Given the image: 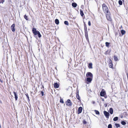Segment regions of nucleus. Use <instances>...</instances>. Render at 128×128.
<instances>
[{
  "label": "nucleus",
  "mask_w": 128,
  "mask_h": 128,
  "mask_svg": "<svg viewBox=\"0 0 128 128\" xmlns=\"http://www.w3.org/2000/svg\"><path fill=\"white\" fill-rule=\"evenodd\" d=\"M118 120V117H116L113 118V120L114 121H117Z\"/></svg>",
  "instance_id": "30"
},
{
  "label": "nucleus",
  "mask_w": 128,
  "mask_h": 128,
  "mask_svg": "<svg viewBox=\"0 0 128 128\" xmlns=\"http://www.w3.org/2000/svg\"><path fill=\"white\" fill-rule=\"evenodd\" d=\"M108 128H112V125L111 124H109L108 126Z\"/></svg>",
  "instance_id": "34"
},
{
  "label": "nucleus",
  "mask_w": 128,
  "mask_h": 128,
  "mask_svg": "<svg viewBox=\"0 0 128 128\" xmlns=\"http://www.w3.org/2000/svg\"><path fill=\"white\" fill-rule=\"evenodd\" d=\"M32 31L34 36H36L38 34L39 38H40L42 36L40 34V32L39 31H37L36 28H33L32 29Z\"/></svg>",
  "instance_id": "3"
},
{
  "label": "nucleus",
  "mask_w": 128,
  "mask_h": 128,
  "mask_svg": "<svg viewBox=\"0 0 128 128\" xmlns=\"http://www.w3.org/2000/svg\"><path fill=\"white\" fill-rule=\"evenodd\" d=\"M104 98H106L107 97V96L106 95V96H104Z\"/></svg>",
  "instance_id": "41"
},
{
  "label": "nucleus",
  "mask_w": 128,
  "mask_h": 128,
  "mask_svg": "<svg viewBox=\"0 0 128 128\" xmlns=\"http://www.w3.org/2000/svg\"><path fill=\"white\" fill-rule=\"evenodd\" d=\"M94 112L96 114H100L99 112L97 110H94Z\"/></svg>",
  "instance_id": "25"
},
{
  "label": "nucleus",
  "mask_w": 128,
  "mask_h": 128,
  "mask_svg": "<svg viewBox=\"0 0 128 128\" xmlns=\"http://www.w3.org/2000/svg\"><path fill=\"white\" fill-rule=\"evenodd\" d=\"M110 14H106V18L108 20L111 21H112V19L111 17L110 16Z\"/></svg>",
  "instance_id": "5"
},
{
  "label": "nucleus",
  "mask_w": 128,
  "mask_h": 128,
  "mask_svg": "<svg viewBox=\"0 0 128 128\" xmlns=\"http://www.w3.org/2000/svg\"><path fill=\"white\" fill-rule=\"evenodd\" d=\"M115 125L117 128H118L120 127V125L118 124H115Z\"/></svg>",
  "instance_id": "29"
},
{
  "label": "nucleus",
  "mask_w": 128,
  "mask_h": 128,
  "mask_svg": "<svg viewBox=\"0 0 128 128\" xmlns=\"http://www.w3.org/2000/svg\"><path fill=\"white\" fill-rule=\"evenodd\" d=\"M60 86L59 83H58L57 82L54 83V87L55 88H58Z\"/></svg>",
  "instance_id": "14"
},
{
  "label": "nucleus",
  "mask_w": 128,
  "mask_h": 128,
  "mask_svg": "<svg viewBox=\"0 0 128 128\" xmlns=\"http://www.w3.org/2000/svg\"><path fill=\"white\" fill-rule=\"evenodd\" d=\"M80 14L82 16V17H84V18H85V16L84 15L83 12L82 10L81 9L80 10Z\"/></svg>",
  "instance_id": "16"
},
{
  "label": "nucleus",
  "mask_w": 128,
  "mask_h": 128,
  "mask_svg": "<svg viewBox=\"0 0 128 128\" xmlns=\"http://www.w3.org/2000/svg\"><path fill=\"white\" fill-rule=\"evenodd\" d=\"M114 60L116 61H118V58L117 56H116L115 55L114 56Z\"/></svg>",
  "instance_id": "20"
},
{
  "label": "nucleus",
  "mask_w": 128,
  "mask_h": 128,
  "mask_svg": "<svg viewBox=\"0 0 128 128\" xmlns=\"http://www.w3.org/2000/svg\"><path fill=\"white\" fill-rule=\"evenodd\" d=\"M77 5V4L75 2L74 3H72V6L74 7V8H76V7Z\"/></svg>",
  "instance_id": "19"
},
{
  "label": "nucleus",
  "mask_w": 128,
  "mask_h": 128,
  "mask_svg": "<svg viewBox=\"0 0 128 128\" xmlns=\"http://www.w3.org/2000/svg\"><path fill=\"white\" fill-rule=\"evenodd\" d=\"M109 112L111 114H112L113 113V110L112 108H110L109 109Z\"/></svg>",
  "instance_id": "21"
},
{
  "label": "nucleus",
  "mask_w": 128,
  "mask_h": 128,
  "mask_svg": "<svg viewBox=\"0 0 128 128\" xmlns=\"http://www.w3.org/2000/svg\"><path fill=\"white\" fill-rule=\"evenodd\" d=\"M82 108L81 107H80L78 108L77 111V113L78 114H79L81 113L82 111Z\"/></svg>",
  "instance_id": "12"
},
{
  "label": "nucleus",
  "mask_w": 128,
  "mask_h": 128,
  "mask_svg": "<svg viewBox=\"0 0 128 128\" xmlns=\"http://www.w3.org/2000/svg\"><path fill=\"white\" fill-rule=\"evenodd\" d=\"M122 0L123 1V0Z\"/></svg>",
  "instance_id": "47"
},
{
  "label": "nucleus",
  "mask_w": 128,
  "mask_h": 128,
  "mask_svg": "<svg viewBox=\"0 0 128 128\" xmlns=\"http://www.w3.org/2000/svg\"><path fill=\"white\" fill-rule=\"evenodd\" d=\"M86 76L87 77L93 78L92 74L90 72H88L86 74Z\"/></svg>",
  "instance_id": "8"
},
{
  "label": "nucleus",
  "mask_w": 128,
  "mask_h": 128,
  "mask_svg": "<svg viewBox=\"0 0 128 128\" xmlns=\"http://www.w3.org/2000/svg\"><path fill=\"white\" fill-rule=\"evenodd\" d=\"M64 24L67 26H68L69 25V23L67 21H65L64 22Z\"/></svg>",
  "instance_id": "26"
},
{
  "label": "nucleus",
  "mask_w": 128,
  "mask_h": 128,
  "mask_svg": "<svg viewBox=\"0 0 128 128\" xmlns=\"http://www.w3.org/2000/svg\"><path fill=\"white\" fill-rule=\"evenodd\" d=\"M105 95H106V93L104 90L102 89L100 93V95L102 96H104Z\"/></svg>",
  "instance_id": "9"
},
{
  "label": "nucleus",
  "mask_w": 128,
  "mask_h": 128,
  "mask_svg": "<svg viewBox=\"0 0 128 128\" xmlns=\"http://www.w3.org/2000/svg\"><path fill=\"white\" fill-rule=\"evenodd\" d=\"M127 76H128V74H127Z\"/></svg>",
  "instance_id": "45"
},
{
  "label": "nucleus",
  "mask_w": 128,
  "mask_h": 128,
  "mask_svg": "<svg viewBox=\"0 0 128 128\" xmlns=\"http://www.w3.org/2000/svg\"><path fill=\"white\" fill-rule=\"evenodd\" d=\"M102 6L103 11L105 14H110L108 7L104 3L102 4Z\"/></svg>",
  "instance_id": "1"
},
{
  "label": "nucleus",
  "mask_w": 128,
  "mask_h": 128,
  "mask_svg": "<svg viewBox=\"0 0 128 128\" xmlns=\"http://www.w3.org/2000/svg\"><path fill=\"white\" fill-rule=\"evenodd\" d=\"M118 2L120 5H121L122 4V0H119Z\"/></svg>",
  "instance_id": "32"
},
{
  "label": "nucleus",
  "mask_w": 128,
  "mask_h": 128,
  "mask_svg": "<svg viewBox=\"0 0 128 128\" xmlns=\"http://www.w3.org/2000/svg\"><path fill=\"white\" fill-rule=\"evenodd\" d=\"M92 80V78L87 77L86 78V80L87 81V84H88L91 82Z\"/></svg>",
  "instance_id": "10"
},
{
  "label": "nucleus",
  "mask_w": 128,
  "mask_h": 128,
  "mask_svg": "<svg viewBox=\"0 0 128 128\" xmlns=\"http://www.w3.org/2000/svg\"><path fill=\"white\" fill-rule=\"evenodd\" d=\"M60 102L62 104L64 103L63 99L62 98H61L60 97Z\"/></svg>",
  "instance_id": "28"
},
{
  "label": "nucleus",
  "mask_w": 128,
  "mask_h": 128,
  "mask_svg": "<svg viewBox=\"0 0 128 128\" xmlns=\"http://www.w3.org/2000/svg\"><path fill=\"white\" fill-rule=\"evenodd\" d=\"M110 53V52L109 50H107L105 52V54H109Z\"/></svg>",
  "instance_id": "27"
},
{
  "label": "nucleus",
  "mask_w": 128,
  "mask_h": 128,
  "mask_svg": "<svg viewBox=\"0 0 128 128\" xmlns=\"http://www.w3.org/2000/svg\"><path fill=\"white\" fill-rule=\"evenodd\" d=\"M104 114L106 116V118H108L109 117V113L108 112L106 111H104Z\"/></svg>",
  "instance_id": "11"
},
{
  "label": "nucleus",
  "mask_w": 128,
  "mask_h": 128,
  "mask_svg": "<svg viewBox=\"0 0 128 128\" xmlns=\"http://www.w3.org/2000/svg\"><path fill=\"white\" fill-rule=\"evenodd\" d=\"M76 97L77 99L79 100V102H80L81 101V100L80 99V98L78 94V92L76 93Z\"/></svg>",
  "instance_id": "15"
},
{
  "label": "nucleus",
  "mask_w": 128,
  "mask_h": 128,
  "mask_svg": "<svg viewBox=\"0 0 128 128\" xmlns=\"http://www.w3.org/2000/svg\"><path fill=\"white\" fill-rule=\"evenodd\" d=\"M42 87H43V88H44V86H42Z\"/></svg>",
  "instance_id": "46"
},
{
  "label": "nucleus",
  "mask_w": 128,
  "mask_h": 128,
  "mask_svg": "<svg viewBox=\"0 0 128 128\" xmlns=\"http://www.w3.org/2000/svg\"><path fill=\"white\" fill-rule=\"evenodd\" d=\"M88 25L89 26H91V23H90V21H88Z\"/></svg>",
  "instance_id": "39"
},
{
  "label": "nucleus",
  "mask_w": 128,
  "mask_h": 128,
  "mask_svg": "<svg viewBox=\"0 0 128 128\" xmlns=\"http://www.w3.org/2000/svg\"><path fill=\"white\" fill-rule=\"evenodd\" d=\"M4 2V0H0V4L2 3L3 4Z\"/></svg>",
  "instance_id": "36"
},
{
  "label": "nucleus",
  "mask_w": 128,
  "mask_h": 128,
  "mask_svg": "<svg viewBox=\"0 0 128 128\" xmlns=\"http://www.w3.org/2000/svg\"><path fill=\"white\" fill-rule=\"evenodd\" d=\"M40 94H42V96H43L44 95V92L42 91H41Z\"/></svg>",
  "instance_id": "37"
},
{
  "label": "nucleus",
  "mask_w": 128,
  "mask_h": 128,
  "mask_svg": "<svg viewBox=\"0 0 128 128\" xmlns=\"http://www.w3.org/2000/svg\"><path fill=\"white\" fill-rule=\"evenodd\" d=\"M121 124L122 125H124L126 124V123L124 121H122L121 122Z\"/></svg>",
  "instance_id": "31"
},
{
  "label": "nucleus",
  "mask_w": 128,
  "mask_h": 128,
  "mask_svg": "<svg viewBox=\"0 0 128 128\" xmlns=\"http://www.w3.org/2000/svg\"><path fill=\"white\" fill-rule=\"evenodd\" d=\"M84 32L85 33V36L86 37V40L87 41H89V39L88 36V32L87 31V29L86 24H85V22H84Z\"/></svg>",
  "instance_id": "2"
},
{
  "label": "nucleus",
  "mask_w": 128,
  "mask_h": 128,
  "mask_svg": "<svg viewBox=\"0 0 128 128\" xmlns=\"http://www.w3.org/2000/svg\"><path fill=\"white\" fill-rule=\"evenodd\" d=\"M108 65L110 68H112V69H114V68L113 67V64L112 63V61L110 59L109 61Z\"/></svg>",
  "instance_id": "6"
},
{
  "label": "nucleus",
  "mask_w": 128,
  "mask_h": 128,
  "mask_svg": "<svg viewBox=\"0 0 128 128\" xmlns=\"http://www.w3.org/2000/svg\"><path fill=\"white\" fill-rule=\"evenodd\" d=\"M0 82L2 83L3 82V80H1L0 78Z\"/></svg>",
  "instance_id": "40"
},
{
  "label": "nucleus",
  "mask_w": 128,
  "mask_h": 128,
  "mask_svg": "<svg viewBox=\"0 0 128 128\" xmlns=\"http://www.w3.org/2000/svg\"><path fill=\"white\" fill-rule=\"evenodd\" d=\"M88 66L89 68H92V63H89L88 65Z\"/></svg>",
  "instance_id": "17"
},
{
  "label": "nucleus",
  "mask_w": 128,
  "mask_h": 128,
  "mask_svg": "<svg viewBox=\"0 0 128 128\" xmlns=\"http://www.w3.org/2000/svg\"><path fill=\"white\" fill-rule=\"evenodd\" d=\"M26 95V96L27 97V98L28 99H29V97L28 95V93H26L25 94Z\"/></svg>",
  "instance_id": "38"
},
{
  "label": "nucleus",
  "mask_w": 128,
  "mask_h": 128,
  "mask_svg": "<svg viewBox=\"0 0 128 128\" xmlns=\"http://www.w3.org/2000/svg\"><path fill=\"white\" fill-rule=\"evenodd\" d=\"M15 24H13L12 26H11V30L12 31V32H15V29L14 28V27L15 26Z\"/></svg>",
  "instance_id": "13"
},
{
  "label": "nucleus",
  "mask_w": 128,
  "mask_h": 128,
  "mask_svg": "<svg viewBox=\"0 0 128 128\" xmlns=\"http://www.w3.org/2000/svg\"><path fill=\"white\" fill-rule=\"evenodd\" d=\"M66 104L67 106H71L72 104V102L70 99L67 100V101L66 102Z\"/></svg>",
  "instance_id": "4"
},
{
  "label": "nucleus",
  "mask_w": 128,
  "mask_h": 128,
  "mask_svg": "<svg viewBox=\"0 0 128 128\" xmlns=\"http://www.w3.org/2000/svg\"><path fill=\"white\" fill-rule=\"evenodd\" d=\"M92 103L93 104H94L95 103V102L94 101H93L92 102Z\"/></svg>",
  "instance_id": "43"
},
{
  "label": "nucleus",
  "mask_w": 128,
  "mask_h": 128,
  "mask_svg": "<svg viewBox=\"0 0 128 128\" xmlns=\"http://www.w3.org/2000/svg\"><path fill=\"white\" fill-rule=\"evenodd\" d=\"M55 22L56 24H58L59 23V20L58 19H56L55 20Z\"/></svg>",
  "instance_id": "22"
},
{
  "label": "nucleus",
  "mask_w": 128,
  "mask_h": 128,
  "mask_svg": "<svg viewBox=\"0 0 128 128\" xmlns=\"http://www.w3.org/2000/svg\"><path fill=\"white\" fill-rule=\"evenodd\" d=\"M13 93H14V95L15 98V100H17V99H18V96H17V94H16V92H14Z\"/></svg>",
  "instance_id": "18"
},
{
  "label": "nucleus",
  "mask_w": 128,
  "mask_h": 128,
  "mask_svg": "<svg viewBox=\"0 0 128 128\" xmlns=\"http://www.w3.org/2000/svg\"><path fill=\"white\" fill-rule=\"evenodd\" d=\"M24 18L26 19V20H28V16H26V15H24Z\"/></svg>",
  "instance_id": "33"
},
{
  "label": "nucleus",
  "mask_w": 128,
  "mask_h": 128,
  "mask_svg": "<svg viewBox=\"0 0 128 128\" xmlns=\"http://www.w3.org/2000/svg\"><path fill=\"white\" fill-rule=\"evenodd\" d=\"M32 91L30 92V94H36L37 92V90L36 88H35V87H34V88H32Z\"/></svg>",
  "instance_id": "7"
},
{
  "label": "nucleus",
  "mask_w": 128,
  "mask_h": 128,
  "mask_svg": "<svg viewBox=\"0 0 128 128\" xmlns=\"http://www.w3.org/2000/svg\"><path fill=\"white\" fill-rule=\"evenodd\" d=\"M0 103L1 104H2V101L0 100Z\"/></svg>",
  "instance_id": "42"
},
{
  "label": "nucleus",
  "mask_w": 128,
  "mask_h": 128,
  "mask_svg": "<svg viewBox=\"0 0 128 128\" xmlns=\"http://www.w3.org/2000/svg\"><path fill=\"white\" fill-rule=\"evenodd\" d=\"M83 123L84 124H86L87 123L86 122L85 120H84L83 121Z\"/></svg>",
  "instance_id": "35"
},
{
  "label": "nucleus",
  "mask_w": 128,
  "mask_h": 128,
  "mask_svg": "<svg viewBox=\"0 0 128 128\" xmlns=\"http://www.w3.org/2000/svg\"><path fill=\"white\" fill-rule=\"evenodd\" d=\"M105 44L106 46L108 47L109 46V45L110 44V42H106L105 43Z\"/></svg>",
  "instance_id": "24"
},
{
  "label": "nucleus",
  "mask_w": 128,
  "mask_h": 128,
  "mask_svg": "<svg viewBox=\"0 0 128 128\" xmlns=\"http://www.w3.org/2000/svg\"><path fill=\"white\" fill-rule=\"evenodd\" d=\"M126 32L124 30H121V33L122 35L124 34Z\"/></svg>",
  "instance_id": "23"
},
{
  "label": "nucleus",
  "mask_w": 128,
  "mask_h": 128,
  "mask_svg": "<svg viewBox=\"0 0 128 128\" xmlns=\"http://www.w3.org/2000/svg\"><path fill=\"white\" fill-rule=\"evenodd\" d=\"M120 117H121V118H122V117H123V116H121Z\"/></svg>",
  "instance_id": "44"
}]
</instances>
